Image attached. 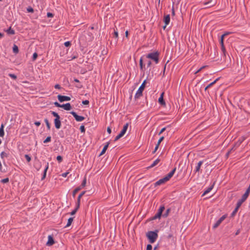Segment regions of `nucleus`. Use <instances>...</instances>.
I'll use <instances>...</instances> for the list:
<instances>
[{
  "instance_id": "nucleus-1",
  "label": "nucleus",
  "mask_w": 250,
  "mask_h": 250,
  "mask_svg": "<svg viewBox=\"0 0 250 250\" xmlns=\"http://www.w3.org/2000/svg\"><path fill=\"white\" fill-rule=\"evenodd\" d=\"M158 230L155 231H149L146 233V237L151 243L155 242L158 237Z\"/></svg>"
},
{
  "instance_id": "nucleus-2",
  "label": "nucleus",
  "mask_w": 250,
  "mask_h": 250,
  "mask_svg": "<svg viewBox=\"0 0 250 250\" xmlns=\"http://www.w3.org/2000/svg\"><path fill=\"white\" fill-rule=\"evenodd\" d=\"M159 53L158 51L153 52L147 55L146 57L154 61L156 63L159 62Z\"/></svg>"
},
{
  "instance_id": "nucleus-3",
  "label": "nucleus",
  "mask_w": 250,
  "mask_h": 250,
  "mask_svg": "<svg viewBox=\"0 0 250 250\" xmlns=\"http://www.w3.org/2000/svg\"><path fill=\"white\" fill-rule=\"evenodd\" d=\"M146 83V80H144L141 86L139 87L138 90L136 93L135 98L137 99L140 98L141 96H142V93L144 91Z\"/></svg>"
},
{
  "instance_id": "nucleus-4",
  "label": "nucleus",
  "mask_w": 250,
  "mask_h": 250,
  "mask_svg": "<svg viewBox=\"0 0 250 250\" xmlns=\"http://www.w3.org/2000/svg\"><path fill=\"white\" fill-rule=\"evenodd\" d=\"M216 4V0H210L208 2L203 3L204 7L203 8H208L214 6Z\"/></svg>"
},
{
  "instance_id": "nucleus-5",
  "label": "nucleus",
  "mask_w": 250,
  "mask_h": 250,
  "mask_svg": "<svg viewBox=\"0 0 250 250\" xmlns=\"http://www.w3.org/2000/svg\"><path fill=\"white\" fill-rule=\"evenodd\" d=\"M70 113L73 116L77 122H81L84 119V117L77 115V114L74 111H71L70 112Z\"/></svg>"
},
{
  "instance_id": "nucleus-6",
  "label": "nucleus",
  "mask_w": 250,
  "mask_h": 250,
  "mask_svg": "<svg viewBox=\"0 0 250 250\" xmlns=\"http://www.w3.org/2000/svg\"><path fill=\"white\" fill-rule=\"evenodd\" d=\"M227 215H224L221 217L219 218V219L214 224V225L213 226V229H216L222 222L224 220V219L226 218Z\"/></svg>"
},
{
  "instance_id": "nucleus-7",
  "label": "nucleus",
  "mask_w": 250,
  "mask_h": 250,
  "mask_svg": "<svg viewBox=\"0 0 250 250\" xmlns=\"http://www.w3.org/2000/svg\"><path fill=\"white\" fill-rule=\"evenodd\" d=\"M58 99L60 102H63L64 101H69L71 100L70 97L67 96H62L61 95H58Z\"/></svg>"
},
{
  "instance_id": "nucleus-8",
  "label": "nucleus",
  "mask_w": 250,
  "mask_h": 250,
  "mask_svg": "<svg viewBox=\"0 0 250 250\" xmlns=\"http://www.w3.org/2000/svg\"><path fill=\"white\" fill-rule=\"evenodd\" d=\"M55 243L53 237L51 235H49L48 237V241L46 243V245L50 246L53 245Z\"/></svg>"
},
{
  "instance_id": "nucleus-9",
  "label": "nucleus",
  "mask_w": 250,
  "mask_h": 250,
  "mask_svg": "<svg viewBox=\"0 0 250 250\" xmlns=\"http://www.w3.org/2000/svg\"><path fill=\"white\" fill-rule=\"evenodd\" d=\"M164 92H162L160 95V97H159V98L158 99L159 103L162 105H166V103L165 102V100H164Z\"/></svg>"
},
{
  "instance_id": "nucleus-10",
  "label": "nucleus",
  "mask_w": 250,
  "mask_h": 250,
  "mask_svg": "<svg viewBox=\"0 0 250 250\" xmlns=\"http://www.w3.org/2000/svg\"><path fill=\"white\" fill-rule=\"evenodd\" d=\"M175 170H176V168H174L168 174H167L165 176V178L167 179V181H168L173 176L174 173H175Z\"/></svg>"
},
{
  "instance_id": "nucleus-11",
  "label": "nucleus",
  "mask_w": 250,
  "mask_h": 250,
  "mask_svg": "<svg viewBox=\"0 0 250 250\" xmlns=\"http://www.w3.org/2000/svg\"><path fill=\"white\" fill-rule=\"evenodd\" d=\"M62 108H63L65 110H70L72 108V107L70 104L68 103L65 104H62Z\"/></svg>"
},
{
  "instance_id": "nucleus-12",
  "label": "nucleus",
  "mask_w": 250,
  "mask_h": 250,
  "mask_svg": "<svg viewBox=\"0 0 250 250\" xmlns=\"http://www.w3.org/2000/svg\"><path fill=\"white\" fill-rule=\"evenodd\" d=\"M167 179L165 178V177H164L163 178H162L160 180H159L158 181H157L155 184V185L156 186H158V185H160L163 183H165V182H167Z\"/></svg>"
},
{
  "instance_id": "nucleus-13",
  "label": "nucleus",
  "mask_w": 250,
  "mask_h": 250,
  "mask_svg": "<svg viewBox=\"0 0 250 250\" xmlns=\"http://www.w3.org/2000/svg\"><path fill=\"white\" fill-rule=\"evenodd\" d=\"M55 126L57 129H60L61 126V122L60 120L54 119Z\"/></svg>"
},
{
  "instance_id": "nucleus-14",
  "label": "nucleus",
  "mask_w": 250,
  "mask_h": 250,
  "mask_svg": "<svg viewBox=\"0 0 250 250\" xmlns=\"http://www.w3.org/2000/svg\"><path fill=\"white\" fill-rule=\"evenodd\" d=\"M128 123H126L125 125H124V127H123V128L122 129V130H121V131L120 132V133L123 135L124 136L127 128H128Z\"/></svg>"
},
{
  "instance_id": "nucleus-15",
  "label": "nucleus",
  "mask_w": 250,
  "mask_h": 250,
  "mask_svg": "<svg viewBox=\"0 0 250 250\" xmlns=\"http://www.w3.org/2000/svg\"><path fill=\"white\" fill-rule=\"evenodd\" d=\"M109 145V142H107L106 144L104 146V148H103V150H102L101 153L99 155V156H102L105 153L106 150H107L108 146Z\"/></svg>"
},
{
  "instance_id": "nucleus-16",
  "label": "nucleus",
  "mask_w": 250,
  "mask_h": 250,
  "mask_svg": "<svg viewBox=\"0 0 250 250\" xmlns=\"http://www.w3.org/2000/svg\"><path fill=\"white\" fill-rule=\"evenodd\" d=\"M86 191L82 192L77 198V204L80 205L81 198L85 193Z\"/></svg>"
},
{
  "instance_id": "nucleus-17",
  "label": "nucleus",
  "mask_w": 250,
  "mask_h": 250,
  "mask_svg": "<svg viewBox=\"0 0 250 250\" xmlns=\"http://www.w3.org/2000/svg\"><path fill=\"white\" fill-rule=\"evenodd\" d=\"M164 23H166V25H168L170 22V15H167L164 17Z\"/></svg>"
},
{
  "instance_id": "nucleus-18",
  "label": "nucleus",
  "mask_w": 250,
  "mask_h": 250,
  "mask_svg": "<svg viewBox=\"0 0 250 250\" xmlns=\"http://www.w3.org/2000/svg\"><path fill=\"white\" fill-rule=\"evenodd\" d=\"M160 161V159H159V158H157L156 160H155L153 163L150 166H149L147 168H151L154 167H155V166H156Z\"/></svg>"
},
{
  "instance_id": "nucleus-19",
  "label": "nucleus",
  "mask_w": 250,
  "mask_h": 250,
  "mask_svg": "<svg viewBox=\"0 0 250 250\" xmlns=\"http://www.w3.org/2000/svg\"><path fill=\"white\" fill-rule=\"evenodd\" d=\"M164 139V136H162L160 138V139H159V140L157 142V144L156 145L155 150H157V149H158V148L159 147L160 143L163 141Z\"/></svg>"
},
{
  "instance_id": "nucleus-20",
  "label": "nucleus",
  "mask_w": 250,
  "mask_h": 250,
  "mask_svg": "<svg viewBox=\"0 0 250 250\" xmlns=\"http://www.w3.org/2000/svg\"><path fill=\"white\" fill-rule=\"evenodd\" d=\"M139 64H140V69L142 71H144V68H145V65L143 64V60L142 58H141V59H140Z\"/></svg>"
},
{
  "instance_id": "nucleus-21",
  "label": "nucleus",
  "mask_w": 250,
  "mask_h": 250,
  "mask_svg": "<svg viewBox=\"0 0 250 250\" xmlns=\"http://www.w3.org/2000/svg\"><path fill=\"white\" fill-rule=\"evenodd\" d=\"M203 164V161H200L198 162L197 166L196 167L195 172H199L201 167V166Z\"/></svg>"
},
{
  "instance_id": "nucleus-22",
  "label": "nucleus",
  "mask_w": 250,
  "mask_h": 250,
  "mask_svg": "<svg viewBox=\"0 0 250 250\" xmlns=\"http://www.w3.org/2000/svg\"><path fill=\"white\" fill-rule=\"evenodd\" d=\"M48 165H49L48 163H47V165H46V167H45V169L44 170L43 174L42 177V180L44 179L45 178V177H46V172H47V169L48 168Z\"/></svg>"
},
{
  "instance_id": "nucleus-23",
  "label": "nucleus",
  "mask_w": 250,
  "mask_h": 250,
  "mask_svg": "<svg viewBox=\"0 0 250 250\" xmlns=\"http://www.w3.org/2000/svg\"><path fill=\"white\" fill-rule=\"evenodd\" d=\"M219 79V78H218L217 79H216L215 80H214L213 82H212V83H209V84H208L205 88V90H206L209 87H210V86H211L212 85H213L214 83H216L217 81H218V80Z\"/></svg>"
},
{
  "instance_id": "nucleus-24",
  "label": "nucleus",
  "mask_w": 250,
  "mask_h": 250,
  "mask_svg": "<svg viewBox=\"0 0 250 250\" xmlns=\"http://www.w3.org/2000/svg\"><path fill=\"white\" fill-rule=\"evenodd\" d=\"M4 125L3 124L1 125V126L0 127V137H3L4 135Z\"/></svg>"
},
{
  "instance_id": "nucleus-25",
  "label": "nucleus",
  "mask_w": 250,
  "mask_h": 250,
  "mask_svg": "<svg viewBox=\"0 0 250 250\" xmlns=\"http://www.w3.org/2000/svg\"><path fill=\"white\" fill-rule=\"evenodd\" d=\"M73 221V217H70L68 219L67 223L66 225L64 227V228H66V227H68L70 226L71 225Z\"/></svg>"
},
{
  "instance_id": "nucleus-26",
  "label": "nucleus",
  "mask_w": 250,
  "mask_h": 250,
  "mask_svg": "<svg viewBox=\"0 0 250 250\" xmlns=\"http://www.w3.org/2000/svg\"><path fill=\"white\" fill-rule=\"evenodd\" d=\"M243 140H239L236 143H235L232 147H234V148L235 149L236 147H238L241 144Z\"/></svg>"
},
{
  "instance_id": "nucleus-27",
  "label": "nucleus",
  "mask_w": 250,
  "mask_h": 250,
  "mask_svg": "<svg viewBox=\"0 0 250 250\" xmlns=\"http://www.w3.org/2000/svg\"><path fill=\"white\" fill-rule=\"evenodd\" d=\"M243 140H239L236 143H235L232 147H234V148L235 149L236 147H238L241 144Z\"/></svg>"
},
{
  "instance_id": "nucleus-28",
  "label": "nucleus",
  "mask_w": 250,
  "mask_h": 250,
  "mask_svg": "<svg viewBox=\"0 0 250 250\" xmlns=\"http://www.w3.org/2000/svg\"><path fill=\"white\" fill-rule=\"evenodd\" d=\"M213 187V185H212L211 186L208 187L204 192V193L202 195V196L205 195V194L208 193L209 192L211 191V190L212 189Z\"/></svg>"
},
{
  "instance_id": "nucleus-29",
  "label": "nucleus",
  "mask_w": 250,
  "mask_h": 250,
  "mask_svg": "<svg viewBox=\"0 0 250 250\" xmlns=\"http://www.w3.org/2000/svg\"><path fill=\"white\" fill-rule=\"evenodd\" d=\"M6 32L8 34H11V35H14L15 34V31L14 30L12 29L11 28V27H10L7 30H6Z\"/></svg>"
},
{
  "instance_id": "nucleus-30",
  "label": "nucleus",
  "mask_w": 250,
  "mask_h": 250,
  "mask_svg": "<svg viewBox=\"0 0 250 250\" xmlns=\"http://www.w3.org/2000/svg\"><path fill=\"white\" fill-rule=\"evenodd\" d=\"M13 51L16 54L19 53V48L16 44H14L13 47Z\"/></svg>"
},
{
  "instance_id": "nucleus-31",
  "label": "nucleus",
  "mask_w": 250,
  "mask_h": 250,
  "mask_svg": "<svg viewBox=\"0 0 250 250\" xmlns=\"http://www.w3.org/2000/svg\"><path fill=\"white\" fill-rule=\"evenodd\" d=\"M51 114L55 117V119L60 120V117L57 112L55 111H51Z\"/></svg>"
},
{
  "instance_id": "nucleus-32",
  "label": "nucleus",
  "mask_w": 250,
  "mask_h": 250,
  "mask_svg": "<svg viewBox=\"0 0 250 250\" xmlns=\"http://www.w3.org/2000/svg\"><path fill=\"white\" fill-rule=\"evenodd\" d=\"M81 189V187H78L77 188H76L73 191L72 195L73 197H75L76 194Z\"/></svg>"
},
{
  "instance_id": "nucleus-33",
  "label": "nucleus",
  "mask_w": 250,
  "mask_h": 250,
  "mask_svg": "<svg viewBox=\"0 0 250 250\" xmlns=\"http://www.w3.org/2000/svg\"><path fill=\"white\" fill-rule=\"evenodd\" d=\"M245 200H243L242 199H240L237 203L236 207L238 208H239L241 206L242 204L245 202Z\"/></svg>"
},
{
  "instance_id": "nucleus-34",
  "label": "nucleus",
  "mask_w": 250,
  "mask_h": 250,
  "mask_svg": "<svg viewBox=\"0 0 250 250\" xmlns=\"http://www.w3.org/2000/svg\"><path fill=\"white\" fill-rule=\"evenodd\" d=\"M80 208V205L77 204L76 205V208L71 212V215H74L76 212L77 211L78 209L79 208Z\"/></svg>"
},
{
  "instance_id": "nucleus-35",
  "label": "nucleus",
  "mask_w": 250,
  "mask_h": 250,
  "mask_svg": "<svg viewBox=\"0 0 250 250\" xmlns=\"http://www.w3.org/2000/svg\"><path fill=\"white\" fill-rule=\"evenodd\" d=\"M164 209H165V206H162L159 208V210H158L157 212L162 215V212H163Z\"/></svg>"
},
{
  "instance_id": "nucleus-36",
  "label": "nucleus",
  "mask_w": 250,
  "mask_h": 250,
  "mask_svg": "<svg viewBox=\"0 0 250 250\" xmlns=\"http://www.w3.org/2000/svg\"><path fill=\"white\" fill-rule=\"evenodd\" d=\"M250 193H249L248 192H245V193L243 195L241 199H242V200H246L247 199V198H248L249 195Z\"/></svg>"
},
{
  "instance_id": "nucleus-37",
  "label": "nucleus",
  "mask_w": 250,
  "mask_h": 250,
  "mask_svg": "<svg viewBox=\"0 0 250 250\" xmlns=\"http://www.w3.org/2000/svg\"><path fill=\"white\" fill-rule=\"evenodd\" d=\"M44 122H45V123L46 124V126L47 127V129L48 130H50V124L49 123V121H48V119H44Z\"/></svg>"
},
{
  "instance_id": "nucleus-38",
  "label": "nucleus",
  "mask_w": 250,
  "mask_h": 250,
  "mask_svg": "<svg viewBox=\"0 0 250 250\" xmlns=\"http://www.w3.org/2000/svg\"><path fill=\"white\" fill-rule=\"evenodd\" d=\"M0 171L1 172H5L7 171V168L6 167H2V165L1 162H0Z\"/></svg>"
},
{
  "instance_id": "nucleus-39",
  "label": "nucleus",
  "mask_w": 250,
  "mask_h": 250,
  "mask_svg": "<svg viewBox=\"0 0 250 250\" xmlns=\"http://www.w3.org/2000/svg\"><path fill=\"white\" fill-rule=\"evenodd\" d=\"M161 215L158 213V212L152 217V220H155L157 218H160L161 217Z\"/></svg>"
},
{
  "instance_id": "nucleus-40",
  "label": "nucleus",
  "mask_w": 250,
  "mask_h": 250,
  "mask_svg": "<svg viewBox=\"0 0 250 250\" xmlns=\"http://www.w3.org/2000/svg\"><path fill=\"white\" fill-rule=\"evenodd\" d=\"M170 211V208H168L167 209L165 213L163 215V217H166L168 216L169 212Z\"/></svg>"
},
{
  "instance_id": "nucleus-41",
  "label": "nucleus",
  "mask_w": 250,
  "mask_h": 250,
  "mask_svg": "<svg viewBox=\"0 0 250 250\" xmlns=\"http://www.w3.org/2000/svg\"><path fill=\"white\" fill-rule=\"evenodd\" d=\"M86 177H85L83 180V182H82V183L81 184V187H84L85 186V185H86Z\"/></svg>"
},
{
  "instance_id": "nucleus-42",
  "label": "nucleus",
  "mask_w": 250,
  "mask_h": 250,
  "mask_svg": "<svg viewBox=\"0 0 250 250\" xmlns=\"http://www.w3.org/2000/svg\"><path fill=\"white\" fill-rule=\"evenodd\" d=\"M238 208H237V207H236V208H235V209H234V210L232 211V213H231V217H233V216H234L235 215V214L236 213V212H237V211H238Z\"/></svg>"
},
{
  "instance_id": "nucleus-43",
  "label": "nucleus",
  "mask_w": 250,
  "mask_h": 250,
  "mask_svg": "<svg viewBox=\"0 0 250 250\" xmlns=\"http://www.w3.org/2000/svg\"><path fill=\"white\" fill-rule=\"evenodd\" d=\"M51 137L50 136H48L44 141V143H47L51 141Z\"/></svg>"
},
{
  "instance_id": "nucleus-44",
  "label": "nucleus",
  "mask_w": 250,
  "mask_h": 250,
  "mask_svg": "<svg viewBox=\"0 0 250 250\" xmlns=\"http://www.w3.org/2000/svg\"><path fill=\"white\" fill-rule=\"evenodd\" d=\"M123 136L120 133L115 138L114 141H116L119 139H120L121 137H122Z\"/></svg>"
},
{
  "instance_id": "nucleus-45",
  "label": "nucleus",
  "mask_w": 250,
  "mask_h": 250,
  "mask_svg": "<svg viewBox=\"0 0 250 250\" xmlns=\"http://www.w3.org/2000/svg\"><path fill=\"white\" fill-rule=\"evenodd\" d=\"M57 160L59 162V163H61L62 161V157L60 155H58L57 157Z\"/></svg>"
},
{
  "instance_id": "nucleus-46",
  "label": "nucleus",
  "mask_w": 250,
  "mask_h": 250,
  "mask_svg": "<svg viewBox=\"0 0 250 250\" xmlns=\"http://www.w3.org/2000/svg\"><path fill=\"white\" fill-rule=\"evenodd\" d=\"M0 157L1 158H3L4 157H7V154L5 152L3 151L0 153Z\"/></svg>"
},
{
  "instance_id": "nucleus-47",
  "label": "nucleus",
  "mask_w": 250,
  "mask_h": 250,
  "mask_svg": "<svg viewBox=\"0 0 250 250\" xmlns=\"http://www.w3.org/2000/svg\"><path fill=\"white\" fill-rule=\"evenodd\" d=\"M64 44L66 47H69L71 45V43L70 42L67 41L65 42Z\"/></svg>"
},
{
  "instance_id": "nucleus-48",
  "label": "nucleus",
  "mask_w": 250,
  "mask_h": 250,
  "mask_svg": "<svg viewBox=\"0 0 250 250\" xmlns=\"http://www.w3.org/2000/svg\"><path fill=\"white\" fill-rule=\"evenodd\" d=\"M234 150H235V149L234 148V147H232V148H231V149H230V150H229V151L227 153V154H226V157H229V154L231 153V152L232 151Z\"/></svg>"
},
{
  "instance_id": "nucleus-49",
  "label": "nucleus",
  "mask_w": 250,
  "mask_h": 250,
  "mask_svg": "<svg viewBox=\"0 0 250 250\" xmlns=\"http://www.w3.org/2000/svg\"><path fill=\"white\" fill-rule=\"evenodd\" d=\"M27 11H28V12H31V13H33L34 12V9L33 8H32L30 6H29L27 8Z\"/></svg>"
},
{
  "instance_id": "nucleus-50",
  "label": "nucleus",
  "mask_w": 250,
  "mask_h": 250,
  "mask_svg": "<svg viewBox=\"0 0 250 250\" xmlns=\"http://www.w3.org/2000/svg\"><path fill=\"white\" fill-rule=\"evenodd\" d=\"M25 158H26V159L28 162H29L31 161V157L29 156V155L25 154Z\"/></svg>"
},
{
  "instance_id": "nucleus-51",
  "label": "nucleus",
  "mask_w": 250,
  "mask_h": 250,
  "mask_svg": "<svg viewBox=\"0 0 250 250\" xmlns=\"http://www.w3.org/2000/svg\"><path fill=\"white\" fill-rule=\"evenodd\" d=\"M221 50L222 52H223L224 55L226 56V49L224 45H223L221 46Z\"/></svg>"
},
{
  "instance_id": "nucleus-52",
  "label": "nucleus",
  "mask_w": 250,
  "mask_h": 250,
  "mask_svg": "<svg viewBox=\"0 0 250 250\" xmlns=\"http://www.w3.org/2000/svg\"><path fill=\"white\" fill-rule=\"evenodd\" d=\"M221 50L222 52H223L224 55L226 56V49L224 45H223L221 46Z\"/></svg>"
},
{
  "instance_id": "nucleus-53",
  "label": "nucleus",
  "mask_w": 250,
  "mask_h": 250,
  "mask_svg": "<svg viewBox=\"0 0 250 250\" xmlns=\"http://www.w3.org/2000/svg\"><path fill=\"white\" fill-rule=\"evenodd\" d=\"M38 57V54L37 53H34L33 55L32 60L33 61H35Z\"/></svg>"
},
{
  "instance_id": "nucleus-54",
  "label": "nucleus",
  "mask_w": 250,
  "mask_h": 250,
  "mask_svg": "<svg viewBox=\"0 0 250 250\" xmlns=\"http://www.w3.org/2000/svg\"><path fill=\"white\" fill-rule=\"evenodd\" d=\"M80 129L81 130V132H85V127H84V126L83 125H82L80 127Z\"/></svg>"
},
{
  "instance_id": "nucleus-55",
  "label": "nucleus",
  "mask_w": 250,
  "mask_h": 250,
  "mask_svg": "<svg viewBox=\"0 0 250 250\" xmlns=\"http://www.w3.org/2000/svg\"><path fill=\"white\" fill-rule=\"evenodd\" d=\"M9 76L12 78H13V79L15 80L17 79V76L16 75H15V74H9Z\"/></svg>"
},
{
  "instance_id": "nucleus-56",
  "label": "nucleus",
  "mask_w": 250,
  "mask_h": 250,
  "mask_svg": "<svg viewBox=\"0 0 250 250\" xmlns=\"http://www.w3.org/2000/svg\"><path fill=\"white\" fill-rule=\"evenodd\" d=\"M9 182V178H6L1 180V182L3 183H6Z\"/></svg>"
},
{
  "instance_id": "nucleus-57",
  "label": "nucleus",
  "mask_w": 250,
  "mask_h": 250,
  "mask_svg": "<svg viewBox=\"0 0 250 250\" xmlns=\"http://www.w3.org/2000/svg\"><path fill=\"white\" fill-rule=\"evenodd\" d=\"M89 103V102L88 100H84L82 101V104L83 105H87Z\"/></svg>"
},
{
  "instance_id": "nucleus-58",
  "label": "nucleus",
  "mask_w": 250,
  "mask_h": 250,
  "mask_svg": "<svg viewBox=\"0 0 250 250\" xmlns=\"http://www.w3.org/2000/svg\"><path fill=\"white\" fill-rule=\"evenodd\" d=\"M54 105L56 106V107H62V104H60L59 103H58L57 102H55L54 103Z\"/></svg>"
},
{
  "instance_id": "nucleus-59",
  "label": "nucleus",
  "mask_w": 250,
  "mask_h": 250,
  "mask_svg": "<svg viewBox=\"0 0 250 250\" xmlns=\"http://www.w3.org/2000/svg\"><path fill=\"white\" fill-rule=\"evenodd\" d=\"M152 247L150 244H148L146 246V250H152Z\"/></svg>"
},
{
  "instance_id": "nucleus-60",
  "label": "nucleus",
  "mask_w": 250,
  "mask_h": 250,
  "mask_svg": "<svg viewBox=\"0 0 250 250\" xmlns=\"http://www.w3.org/2000/svg\"><path fill=\"white\" fill-rule=\"evenodd\" d=\"M207 65H204L202 66L199 69H198L195 74H197V73L199 72L202 69H204V68L206 67Z\"/></svg>"
},
{
  "instance_id": "nucleus-61",
  "label": "nucleus",
  "mask_w": 250,
  "mask_h": 250,
  "mask_svg": "<svg viewBox=\"0 0 250 250\" xmlns=\"http://www.w3.org/2000/svg\"><path fill=\"white\" fill-rule=\"evenodd\" d=\"M229 33L228 32V33H224V34H223L221 36V38L220 39H222V40H224V37L229 35Z\"/></svg>"
},
{
  "instance_id": "nucleus-62",
  "label": "nucleus",
  "mask_w": 250,
  "mask_h": 250,
  "mask_svg": "<svg viewBox=\"0 0 250 250\" xmlns=\"http://www.w3.org/2000/svg\"><path fill=\"white\" fill-rule=\"evenodd\" d=\"M47 17L48 18H51V17H53V14L51 13H50V12H48L47 13Z\"/></svg>"
},
{
  "instance_id": "nucleus-63",
  "label": "nucleus",
  "mask_w": 250,
  "mask_h": 250,
  "mask_svg": "<svg viewBox=\"0 0 250 250\" xmlns=\"http://www.w3.org/2000/svg\"><path fill=\"white\" fill-rule=\"evenodd\" d=\"M114 36L116 38H118V33L117 31H114Z\"/></svg>"
},
{
  "instance_id": "nucleus-64",
  "label": "nucleus",
  "mask_w": 250,
  "mask_h": 250,
  "mask_svg": "<svg viewBox=\"0 0 250 250\" xmlns=\"http://www.w3.org/2000/svg\"><path fill=\"white\" fill-rule=\"evenodd\" d=\"M166 127H163V128H162L159 133V135H160L161 134H162L163 132H164L166 130Z\"/></svg>"
}]
</instances>
